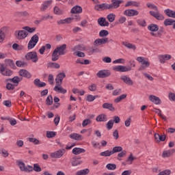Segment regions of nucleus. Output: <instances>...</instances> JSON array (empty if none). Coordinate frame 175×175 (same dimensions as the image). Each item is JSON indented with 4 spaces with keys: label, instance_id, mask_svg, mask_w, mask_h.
Segmentation results:
<instances>
[{
    "label": "nucleus",
    "instance_id": "2eb2a0df",
    "mask_svg": "<svg viewBox=\"0 0 175 175\" xmlns=\"http://www.w3.org/2000/svg\"><path fill=\"white\" fill-rule=\"evenodd\" d=\"M18 75H21V77H25L26 79H31L32 77V75L25 69L20 70L18 71Z\"/></svg>",
    "mask_w": 175,
    "mask_h": 175
},
{
    "label": "nucleus",
    "instance_id": "e2e57ef3",
    "mask_svg": "<svg viewBox=\"0 0 175 175\" xmlns=\"http://www.w3.org/2000/svg\"><path fill=\"white\" fill-rule=\"evenodd\" d=\"M146 6L149 8V9H153L155 12H158V7L152 3H148Z\"/></svg>",
    "mask_w": 175,
    "mask_h": 175
},
{
    "label": "nucleus",
    "instance_id": "b1692460",
    "mask_svg": "<svg viewBox=\"0 0 175 175\" xmlns=\"http://www.w3.org/2000/svg\"><path fill=\"white\" fill-rule=\"evenodd\" d=\"M80 159H81V157H73L71 162L72 166H78V165H81L83 161H80Z\"/></svg>",
    "mask_w": 175,
    "mask_h": 175
},
{
    "label": "nucleus",
    "instance_id": "9b49d317",
    "mask_svg": "<svg viewBox=\"0 0 175 175\" xmlns=\"http://www.w3.org/2000/svg\"><path fill=\"white\" fill-rule=\"evenodd\" d=\"M111 3H109L111 6V10L118 9L121 3H124V0H111Z\"/></svg>",
    "mask_w": 175,
    "mask_h": 175
},
{
    "label": "nucleus",
    "instance_id": "6e6d98bb",
    "mask_svg": "<svg viewBox=\"0 0 175 175\" xmlns=\"http://www.w3.org/2000/svg\"><path fill=\"white\" fill-rule=\"evenodd\" d=\"M97 97H98V96H92L91 94H89L87 96L86 100L88 102H94L96 99Z\"/></svg>",
    "mask_w": 175,
    "mask_h": 175
},
{
    "label": "nucleus",
    "instance_id": "09e8293b",
    "mask_svg": "<svg viewBox=\"0 0 175 175\" xmlns=\"http://www.w3.org/2000/svg\"><path fill=\"white\" fill-rule=\"evenodd\" d=\"M90 173V170L88 168L78 171L76 174L77 175H87Z\"/></svg>",
    "mask_w": 175,
    "mask_h": 175
},
{
    "label": "nucleus",
    "instance_id": "20e7f679",
    "mask_svg": "<svg viewBox=\"0 0 175 175\" xmlns=\"http://www.w3.org/2000/svg\"><path fill=\"white\" fill-rule=\"evenodd\" d=\"M16 163L22 172H32V166L27 165L25 167V163L21 161H17Z\"/></svg>",
    "mask_w": 175,
    "mask_h": 175
},
{
    "label": "nucleus",
    "instance_id": "39448f33",
    "mask_svg": "<svg viewBox=\"0 0 175 175\" xmlns=\"http://www.w3.org/2000/svg\"><path fill=\"white\" fill-rule=\"evenodd\" d=\"M14 36L16 38V39H25V38L28 36V31H26L25 30L16 31L14 32Z\"/></svg>",
    "mask_w": 175,
    "mask_h": 175
},
{
    "label": "nucleus",
    "instance_id": "bb28decb",
    "mask_svg": "<svg viewBox=\"0 0 175 175\" xmlns=\"http://www.w3.org/2000/svg\"><path fill=\"white\" fill-rule=\"evenodd\" d=\"M103 109H107L109 111H115L116 108L113 107V104L109 103H105L103 104Z\"/></svg>",
    "mask_w": 175,
    "mask_h": 175
},
{
    "label": "nucleus",
    "instance_id": "6e6552de",
    "mask_svg": "<svg viewBox=\"0 0 175 175\" xmlns=\"http://www.w3.org/2000/svg\"><path fill=\"white\" fill-rule=\"evenodd\" d=\"M0 73L3 75V76H6L8 77L12 76V75H13V71H12L11 70H9L8 68H5V66H3V64H1L0 66Z\"/></svg>",
    "mask_w": 175,
    "mask_h": 175
},
{
    "label": "nucleus",
    "instance_id": "4be33fe9",
    "mask_svg": "<svg viewBox=\"0 0 175 175\" xmlns=\"http://www.w3.org/2000/svg\"><path fill=\"white\" fill-rule=\"evenodd\" d=\"M149 100L154 103V105H161V98L156 96L150 95L149 96Z\"/></svg>",
    "mask_w": 175,
    "mask_h": 175
},
{
    "label": "nucleus",
    "instance_id": "4c0bfd02",
    "mask_svg": "<svg viewBox=\"0 0 175 175\" xmlns=\"http://www.w3.org/2000/svg\"><path fill=\"white\" fill-rule=\"evenodd\" d=\"M125 157H126V150H122L117 155V159L118 161H122V159L121 158H124Z\"/></svg>",
    "mask_w": 175,
    "mask_h": 175
},
{
    "label": "nucleus",
    "instance_id": "864d4df0",
    "mask_svg": "<svg viewBox=\"0 0 175 175\" xmlns=\"http://www.w3.org/2000/svg\"><path fill=\"white\" fill-rule=\"evenodd\" d=\"M106 167L108 170H116L117 169V165L113 163H108L106 165Z\"/></svg>",
    "mask_w": 175,
    "mask_h": 175
},
{
    "label": "nucleus",
    "instance_id": "473e14b6",
    "mask_svg": "<svg viewBox=\"0 0 175 175\" xmlns=\"http://www.w3.org/2000/svg\"><path fill=\"white\" fill-rule=\"evenodd\" d=\"M165 14L167 16V17H171V18H174L175 11H173L170 9H166L164 10Z\"/></svg>",
    "mask_w": 175,
    "mask_h": 175
},
{
    "label": "nucleus",
    "instance_id": "774afa93",
    "mask_svg": "<svg viewBox=\"0 0 175 175\" xmlns=\"http://www.w3.org/2000/svg\"><path fill=\"white\" fill-rule=\"evenodd\" d=\"M113 64H125V60L122 58L116 59L113 62Z\"/></svg>",
    "mask_w": 175,
    "mask_h": 175
},
{
    "label": "nucleus",
    "instance_id": "f257e3e1",
    "mask_svg": "<svg viewBox=\"0 0 175 175\" xmlns=\"http://www.w3.org/2000/svg\"><path fill=\"white\" fill-rule=\"evenodd\" d=\"M66 44L56 47V49L52 53L51 60L53 62L58 61L59 59V55H65L66 54Z\"/></svg>",
    "mask_w": 175,
    "mask_h": 175
},
{
    "label": "nucleus",
    "instance_id": "79ce46f5",
    "mask_svg": "<svg viewBox=\"0 0 175 175\" xmlns=\"http://www.w3.org/2000/svg\"><path fill=\"white\" fill-rule=\"evenodd\" d=\"M48 68H55V69H59L60 66L58 63L49 62L47 64Z\"/></svg>",
    "mask_w": 175,
    "mask_h": 175
},
{
    "label": "nucleus",
    "instance_id": "5701e85b",
    "mask_svg": "<svg viewBox=\"0 0 175 175\" xmlns=\"http://www.w3.org/2000/svg\"><path fill=\"white\" fill-rule=\"evenodd\" d=\"M174 152H175L174 149L164 150L162 153V157L163 158H169V157H172V155H173Z\"/></svg>",
    "mask_w": 175,
    "mask_h": 175
},
{
    "label": "nucleus",
    "instance_id": "a878e982",
    "mask_svg": "<svg viewBox=\"0 0 175 175\" xmlns=\"http://www.w3.org/2000/svg\"><path fill=\"white\" fill-rule=\"evenodd\" d=\"M124 6L125 8H128L129 6H135V8H139L140 6V3L135 1H129L126 3Z\"/></svg>",
    "mask_w": 175,
    "mask_h": 175
},
{
    "label": "nucleus",
    "instance_id": "58836bf2",
    "mask_svg": "<svg viewBox=\"0 0 175 175\" xmlns=\"http://www.w3.org/2000/svg\"><path fill=\"white\" fill-rule=\"evenodd\" d=\"M70 139H73V140H81V135L78 133H72L70 135Z\"/></svg>",
    "mask_w": 175,
    "mask_h": 175
},
{
    "label": "nucleus",
    "instance_id": "6ab92c4d",
    "mask_svg": "<svg viewBox=\"0 0 175 175\" xmlns=\"http://www.w3.org/2000/svg\"><path fill=\"white\" fill-rule=\"evenodd\" d=\"M8 31L7 27H2L0 29V43H2L3 40H5V38H6V31Z\"/></svg>",
    "mask_w": 175,
    "mask_h": 175
},
{
    "label": "nucleus",
    "instance_id": "1a4fd4ad",
    "mask_svg": "<svg viewBox=\"0 0 175 175\" xmlns=\"http://www.w3.org/2000/svg\"><path fill=\"white\" fill-rule=\"evenodd\" d=\"M123 14L128 17H135V16H139V11L133 9H129L124 10Z\"/></svg>",
    "mask_w": 175,
    "mask_h": 175
},
{
    "label": "nucleus",
    "instance_id": "a18cd8bd",
    "mask_svg": "<svg viewBox=\"0 0 175 175\" xmlns=\"http://www.w3.org/2000/svg\"><path fill=\"white\" fill-rule=\"evenodd\" d=\"M107 18L109 23H113L116 20V14L111 13L107 16Z\"/></svg>",
    "mask_w": 175,
    "mask_h": 175
},
{
    "label": "nucleus",
    "instance_id": "5fc2aeb1",
    "mask_svg": "<svg viewBox=\"0 0 175 175\" xmlns=\"http://www.w3.org/2000/svg\"><path fill=\"white\" fill-rule=\"evenodd\" d=\"M46 105L48 106H51L53 105V96L49 95L46 100Z\"/></svg>",
    "mask_w": 175,
    "mask_h": 175
},
{
    "label": "nucleus",
    "instance_id": "603ef678",
    "mask_svg": "<svg viewBox=\"0 0 175 175\" xmlns=\"http://www.w3.org/2000/svg\"><path fill=\"white\" fill-rule=\"evenodd\" d=\"M16 65L18 68H24V66H27V64L25 62L18 60L16 62Z\"/></svg>",
    "mask_w": 175,
    "mask_h": 175
},
{
    "label": "nucleus",
    "instance_id": "8fccbe9b",
    "mask_svg": "<svg viewBox=\"0 0 175 175\" xmlns=\"http://www.w3.org/2000/svg\"><path fill=\"white\" fill-rule=\"evenodd\" d=\"M32 172H36L37 173H39L40 172H42V168L40 167V165L38 163L33 164V167H32Z\"/></svg>",
    "mask_w": 175,
    "mask_h": 175
},
{
    "label": "nucleus",
    "instance_id": "7ed1b4c3",
    "mask_svg": "<svg viewBox=\"0 0 175 175\" xmlns=\"http://www.w3.org/2000/svg\"><path fill=\"white\" fill-rule=\"evenodd\" d=\"M38 42H39V36L38 34H34L31 40L29 41L27 49L28 50H32L38 44Z\"/></svg>",
    "mask_w": 175,
    "mask_h": 175
},
{
    "label": "nucleus",
    "instance_id": "bf43d9fd",
    "mask_svg": "<svg viewBox=\"0 0 175 175\" xmlns=\"http://www.w3.org/2000/svg\"><path fill=\"white\" fill-rule=\"evenodd\" d=\"M109 35V31L107 30H101L99 32V37L100 38H106Z\"/></svg>",
    "mask_w": 175,
    "mask_h": 175
},
{
    "label": "nucleus",
    "instance_id": "c85d7f7f",
    "mask_svg": "<svg viewBox=\"0 0 175 175\" xmlns=\"http://www.w3.org/2000/svg\"><path fill=\"white\" fill-rule=\"evenodd\" d=\"M148 29L151 32H157L159 29V27L157 24H150L148 26Z\"/></svg>",
    "mask_w": 175,
    "mask_h": 175
},
{
    "label": "nucleus",
    "instance_id": "de8ad7c7",
    "mask_svg": "<svg viewBox=\"0 0 175 175\" xmlns=\"http://www.w3.org/2000/svg\"><path fill=\"white\" fill-rule=\"evenodd\" d=\"M57 136V133L55 131H46V137L48 139H51Z\"/></svg>",
    "mask_w": 175,
    "mask_h": 175
},
{
    "label": "nucleus",
    "instance_id": "72a5a7b5",
    "mask_svg": "<svg viewBox=\"0 0 175 175\" xmlns=\"http://www.w3.org/2000/svg\"><path fill=\"white\" fill-rule=\"evenodd\" d=\"M23 80V78H20L19 77H14L12 79H7V81H12V83H14V84H18V83H20V81H21Z\"/></svg>",
    "mask_w": 175,
    "mask_h": 175
},
{
    "label": "nucleus",
    "instance_id": "a211bd4d",
    "mask_svg": "<svg viewBox=\"0 0 175 175\" xmlns=\"http://www.w3.org/2000/svg\"><path fill=\"white\" fill-rule=\"evenodd\" d=\"M71 13L72 14H80V13H83V8L81 6L75 5L71 9Z\"/></svg>",
    "mask_w": 175,
    "mask_h": 175
},
{
    "label": "nucleus",
    "instance_id": "7c9ffc66",
    "mask_svg": "<svg viewBox=\"0 0 175 175\" xmlns=\"http://www.w3.org/2000/svg\"><path fill=\"white\" fill-rule=\"evenodd\" d=\"M84 152H85V149L84 148H74L72 149V154H74V155H79V154H83Z\"/></svg>",
    "mask_w": 175,
    "mask_h": 175
},
{
    "label": "nucleus",
    "instance_id": "f03ea898",
    "mask_svg": "<svg viewBox=\"0 0 175 175\" xmlns=\"http://www.w3.org/2000/svg\"><path fill=\"white\" fill-rule=\"evenodd\" d=\"M25 58L27 61H31V62H33L34 64H36V62L39 61V57H38V53L36 51L28 52L25 55Z\"/></svg>",
    "mask_w": 175,
    "mask_h": 175
},
{
    "label": "nucleus",
    "instance_id": "c756f323",
    "mask_svg": "<svg viewBox=\"0 0 175 175\" xmlns=\"http://www.w3.org/2000/svg\"><path fill=\"white\" fill-rule=\"evenodd\" d=\"M54 91H55V92H58L59 94H66L67 90L62 88L60 85V86L56 85L54 88Z\"/></svg>",
    "mask_w": 175,
    "mask_h": 175
},
{
    "label": "nucleus",
    "instance_id": "cd10ccee",
    "mask_svg": "<svg viewBox=\"0 0 175 175\" xmlns=\"http://www.w3.org/2000/svg\"><path fill=\"white\" fill-rule=\"evenodd\" d=\"M85 49V47L83 46V45L81 44H78L75 46L74 47H72L71 49L72 51H75L74 54L77 53V51H83V50H84Z\"/></svg>",
    "mask_w": 175,
    "mask_h": 175
},
{
    "label": "nucleus",
    "instance_id": "aec40b11",
    "mask_svg": "<svg viewBox=\"0 0 175 175\" xmlns=\"http://www.w3.org/2000/svg\"><path fill=\"white\" fill-rule=\"evenodd\" d=\"M120 79L125 83V84H127V85H133V81L126 75L122 76Z\"/></svg>",
    "mask_w": 175,
    "mask_h": 175
},
{
    "label": "nucleus",
    "instance_id": "13d9d810",
    "mask_svg": "<svg viewBox=\"0 0 175 175\" xmlns=\"http://www.w3.org/2000/svg\"><path fill=\"white\" fill-rule=\"evenodd\" d=\"M28 140L30 143H33V144H40V141H39V139H36V138H33V137H29Z\"/></svg>",
    "mask_w": 175,
    "mask_h": 175
},
{
    "label": "nucleus",
    "instance_id": "f8f14e48",
    "mask_svg": "<svg viewBox=\"0 0 175 175\" xmlns=\"http://www.w3.org/2000/svg\"><path fill=\"white\" fill-rule=\"evenodd\" d=\"M109 42V38H98L94 40V46L95 47H98V46H102V44H106V43Z\"/></svg>",
    "mask_w": 175,
    "mask_h": 175
},
{
    "label": "nucleus",
    "instance_id": "4d7b16f0",
    "mask_svg": "<svg viewBox=\"0 0 175 175\" xmlns=\"http://www.w3.org/2000/svg\"><path fill=\"white\" fill-rule=\"evenodd\" d=\"M112 154H116V152H121L122 151V147L121 146H115L112 149Z\"/></svg>",
    "mask_w": 175,
    "mask_h": 175
},
{
    "label": "nucleus",
    "instance_id": "a19ab883",
    "mask_svg": "<svg viewBox=\"0 0 175 175\" xmlns=\"http://www.w3.org/2000/svg\"><path fill=\"white\" fill-rule=\"evenodd\" d=\"M174 23H175L174 19L167 18L164 21V25H165V27H167L168 25H173V24H174Z\"/></svg>",
    "mask_w": 175,
    "mask_h": 175
},
{
    "label": "nucleus",
    "instance_id": "4468645a",
    "mask_svg": "<svg viewBox=\"0 0 175 175\" xmlns=\"http://www.w3.org/2000/svg\"><path fill=\"white\" fill-rule=\"evenodd\" d=\"M66 77V75L65 72H60L59 73L55 79V83L57 85L61 86V84H62V80Z\"/></svg>",
    "mask_w": 175,
    "mask_h": 175
},
{
    "label": "nucleus",
    "instance_id": "ddd939ff",
    "mask_svg": "<svg viewBox=\"0 0 175 175\" xmlns=\"http://www.w3.org/2000/svg\"><path fill=\"white\" fill-rule=\"evenodd\" d=\"M65 152H66L65 149H64V148L59 149V150H57L56 152L51 153V158L59 159V158L64 157V154H65Z\"/></svg>",
    "mask_w": 175,
    "mask_h": 175
},
{
    "label": "nucleus",
    "instance_id": "393cba45",
    "mask_svg": "<svg viewBox=\"0 0 175 175\" xmlns=\"http://www.w3.org/2000/svg\"><path fill=\"white\" fill-rule=\"evenodd\" d=\"M33 83H34V85L36 87H38V88H42L43 87H46V83L40 81V79H36Z\"/></svg>",
    "mask_w": 175,
    "mask_h": 175
},
{
    "label": "nucleus",
    "instance_id": "2f4dec72",
    "mask_svg": "<svg viewBox=\"0 0 175 175\" xmlns=\"http://www.w3.org/2000/svg\"><path fill=\"white\" fill-rule=\"evenodd\" d=\"M5 66H10L12 69H16V64H14V62L10 59H6L5 60Z\"/></svg>",
    "mask_w": 175,
    "mask_h": 175
},
{
    "label": "nucleus",
    "instance_id": "338daca9",
    "mask_svg": "<svg viewBox=\"0 0 175 175\" xmlns=\"http://www.w3.org/2000/svg\"><path fill=\"white\" fill-rule=\"evenodd\" d=\"M170 173H172V171H170V170H165L161 172L157 175H170Z\"/></svg>",
    "mask_w": 175,
    "mask_h": 175
},
{
    "label": "nucleus",
    "instance_id": "c03bdc74",
    "mask_svg": "<svg viewBox=\"0 0 175 175\" xmlns=\"http://www.w3.org/2000/svg\"><path fill=\"white\" fill-rule=\"evenodd\" d=\"M23 29H25V31H27L29 33H33L35 31H36V27H29L28 26L23 27Z\"/></svg>",
    "mask_w": 175,
    "mask_h": 175
},
{
    "label": "nucleus",
    "instance_id": "680f3d73",
    "mask_svg": "<svg viewBox=\"0 0 175 175\" xmlns=\"http://www.w3.org/2000/svg\"><path fill=\"white\" fill-rule=\"evenodd\" d=\"M137 24L139 25H141V27H146L147 25V23H146V20L144 19H138L137 21Z\"/></svg>",
    "mask_w": 175,
    "mask_h": 175
},
{
    "label": "nucleus",
    "instance_id": "412c9836",
    "mask_svg": "<svg viewBox=\"0 0 175 175\" xmlns=\"http://www.w3.org/2000/svg\"><path fill=\"white\" fill-rule=\"evenodd\" d=\"M96 121L97 122H106L107 121V116L105 113L100 114L96 117Z\"/></svg>",
    "mask_w": 175,
    "mask_h": 175
},
{
    "label": "nucleus",
    "instance_id": "3c124183",
    "mask_svg": "<svg viewBox=\"0 0 175 175\" xmlns=\"http://www.w3.org/2000/svg\"><path fill=\"white\" fill-rule=\"evenodd\" d=\"M126 98V94H122L120 96L117 97L114 102L115 103H119V102H121L122 100L125 99Z\"/></svg>",
    "mask_w": 175,
    "mask_h": 175
},
{
    "label": "nucleus",
    "instance_id": "9d476101",
    "mask_svg": "<svg viewBox=\"0 0 175 175\" xmlns=\"http://www.w3.org/2000/svg\"><path fill=\"white\" fill-rule=\"evenodd\" d=\"M150 16H152V17H154L156 20H159L160 21H162L165 20V16L162 15V14L159 13V10H157V11H150L149 12Z\"/></svg>",
    "mask_w": 175,
    "mask_h": 175
},
{
    "label": "nucleus",
    "instance_id": "69168bd1",
    "mask_svg": "<svg viewBox=\"0 0 175 175\" xmlns=\"http://www.w3.org/2000/svg\"><path fill=\"white\" fill-rule=\"evenodd\" d=\"M91 122L90 119H85L82 122V126L85 127L87 126V125H90Z\"/></svg>",
    "mask_w": 175,
    "mask_h": 175
},
{
    "label": "nucleus",
    "instance_id": "052dcab7",
    "mask_svg": "<svg viewBox=\"0 0 175 175\" xmlns=\"http://www.w3.org/2000/svg\"><path fill=\"white\" fill-rule=\"evenodd\" d=\"M94 10H96V12H103V4H97L94 5Z\"/></svg>",
    "mask_w": 175,
    "mask_h": 175
},
{
    "label": "nucleus",
    "instance_id": "ea45409f",
    "mask_svg": "<svg viewBox=\"0 0 175 175\" xmlns=\"http://www.w3.org/2000/svg\"><path fill=\"white\" fill-rule=\"evenodd\" d=\"M53 13L55 14L61 16V14H64V11L62 10L59 9V8H58V6H55L53 8Z\"/></svg>",
    "mask_w": 175,
    "mask_h": 175
},
{
    "label": "nucleus",
    "instance_id": "f3484780",
    "mask_svg": "<svg viewBox=\"0 0 175 175\" xmlns=\"http://www.w3.org/2000/svg\"><path fill=\"white\" fill-rule=\"evenodd\" d=\"M172 59V55H159V59L161 64H165V61H169Z\"/></svg>",
    "mask_w": 175,
    "mask_h": 175
},
{
    "label": "nucleus",
    "instance_id": "49530a36",
    "mask_svg": "<svg viewBox=\"0 0 175 175\" xmlns=\"http://www.w3.org/2000/svg\"><path fill=\"white\" fill-rule=\"evenodd\" d=\"M101 157H110L113 155V152L111 150H105L100 153Z\"/></svg>",
    "mask_w": 175,
    "mask_h": 175
},
{
    "label": "nucleus",
    "instance_id": "dca6fc26",
    "mask_svg": "<svg viewBox=\"0 0 175 175\" xmlns=\"http://www.w3.org/2000/svg\"><path fill=\"white\" fill-rule=\"evenodd\" d=\"M51 3H53V0L45 1L40 7V10L41 12H46V10L49 9V7L51 5Z\"/></svg>",
    "mask_w": 175,
    "mask_h": 175
},
{
    "label": "nucleus",
    "instance_id": "37998d69",
    "mask_svg": "<svg viewBox=\"0 0 175 175\" xmlns=\"http://www.w3.org/2000/svg\"><path fill=\"white\" fill-rule=\"evenodd\" d=\"M113 126H114V121H113V120H109L108 122L106 124L107 129H108V131H110L113 129Z\"/></svg>",
    "mask_w": 175,
    "mask_h": 175
},
{
    "label": "nucleus",
    "instance_id": "0e129e2a",
    "mask_svg": "<svg viewBox=\"0 0 175 175\" xmlns=\"http://www.w3.org/2000/svg\"><path fill=\"white\" fill-rule=\"evenodd\" d=\"M102 4H103V10H111L110 4H109L107 3H103Z\"/></svg>",
    "mask_w": 175,
    "mask_h": 175
},
{
    "label": "nucleus",
    "instance_id": "f704fd0d",
    "mask_svg": "<svg viewBox=\"0 0 175 175\" xmlns=\"http://www.w3.org/2000/svg\"><path fill=\"white\" fill-rule=\"evenodd\" d=\"M142 66L138 69V70H144L146 68H148L150 66V62L148 61L144 60L143 62L141 63Z\"/></svg>",
    "mask_w": 175,
    "mask_h": 175
},
{
    "label": "nucleus",
    "instance_id": "423d86ee",
    "mask_svg": "<svg viewBox=\"0 0 175 175\" xmlns=\"http://www.w3.org/2000/svg\"><path fill=\"white\" fill-rule=\"evenodd\" d=\"M113 70L115 72H129L132 70V68L131 66H115L113 67Z\"/></svg>",
    "mask_w": 175,
    "mask_h": 175
},
{
    "label": "nucleus",
    "instance_id": "e433bc0d",
    "mask_svg": "<svg viewBox=\"0 0 175 175\" xmlns=\"http://www.w3.org/2000/svg\"><path fill=\"white\" fill-rule=\"evenodd\" d=\"M122 44H123V46H124L127 49H132V50H136V46L133 44H131V43L127 42H123Z\"/></svg>",
    "mask_w": 175,
    "mask_h": 175
},
{
    "label": "nucleus",
    "instance_id": "c9c22d12",
    "mask_svg": "<svg viewBox=\"0 0 175 175\" xmlns=\"http://www.w3.org/2000/svg\"><path fill=\"white\" fill-rule=\"evenodd\" d=\"M12 49H13V50H15L16 51H21L24 50V46L20 45L17 43H14L12 45Z\"/></svg>",
    "mask_w": 175,
    "mask_h": 175
},
{
    "label": "nucleus",
    "instance_id": "0eeeda50",
    "mask_svg": "<svg viewBox=\"0 0 175 175\" xmlns=\"http://www.w3.org/2000/svg\"><path fill=\"white\" fill-rule=\"evenodd\" d=\"M111 72L109 70H99L96 76L97 77H99V79H106V77H109V76H111Z\"/></svg>",
    "mask_w": 175,
    "mask_h": 175
}]
</instances>
